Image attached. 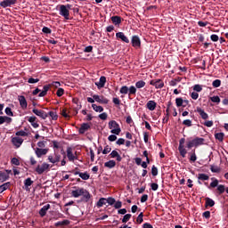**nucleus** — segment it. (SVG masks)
Returning a JSON list of instances; mask_svg holds the SVG:
<instances>
[{
	"instance_id": "f257e3e1",
	"label": "nucleus",
	"mask_w": 228,
	"mask_h": 228,
	"mask_svg": "<svg viewBox=\"0 0 228 228\" xmlns=\"http://www.w3.org/2000/svg\"><path fill=\"white\" fill-rule=\"evenodd\" d=\"M137 88L134 87V86H131L130 87H127L126 86H123L121 89H119V94H122L126 95L128 94V100H132L131 97L136 96Z\"/></svg>"
},
{
	"instance_id": "f03ea898",
	"label": "nucleus",
	"mask_w": 228,
	"mask_h": 228,
	"mask_svg": "<svg viewBox=\"0 0 228 228\" xmlns=\"http://www.w3.org/2000/svg\"><path fill=\"white\" fill-rule=\"evenodd\" d=\"M205 138H200V137H195L191 141H187L186 142V147L187 149L191 150L192 147H200L203 144H205Z\"/></svg>"
},
{
	"instance_id": "7ed1b4c3",
	"label": "nucleus",
	"mask_w": 228,
	"mask_h": 228,
	"mask_svg": "<svg viewBox=\"0 0 228 228\" xmlns=\"http://www.w3.org/2000/svg\"><path fill=\"white\" fill-rule=\"evenodd\" d=\"M70 4L64 5V4H60L59 5V14L61 15L66 20H69V9H70Z\"/></svg>"
},
{
	"instance_id": "20e7f679",
	"label": "nucleus",
	"mask_w": 228,
	"mask_h": 228,
	"mask_svg": "<svg viewBox=\"0 0 228 228\" xmlns=\"http://www.w3.org/2000/svg\"><path fill=\"white\" fill-rule=\"evenodd\" d=\"M70 173L74 175H79V178H82L84 181H88L90 179V175L87 172L80 173V169H78V167H75V169L70 171Z\"/></svg>"
},
{
	"instance_id": "39448f33",
	"label": "nucleus",
	"mask_w": 228,
	"mask_h": 228,
	"mask_svg": "<svg viewBox=\"0 0 228 228\" xmlns=\"http://www.w3.org/2000/svg\"><path fill=\"white\" fill-rule=\"evenodd\" d=\"M49 168L50 165L48 163H43L36 167L35 172L37 173L38 175H42L46 170H49Z\"/></svg>"
},
{
	"instance_id": "423d86ee",
	"label": "nucleus",
	"mask_w": 228,
	"mask_h": 228,
	"mask_svg": "<svg viewBox=\"0 0 228 228\" xmlns=\"http://www.w3.org/2000/svg\"><path fill=\"white\" fill-rule=\"evenodd\" d=\"M184 143H185V138H182L179 140L178 151H179L180 156H182L183 158H185L187 154V151L185 149Z\"/></svg>"
},
{
	"instance_id": "0eeeda50",
	"label": "nucleus",
	"mask_w": 228,
	"mask_h": 228,
	"mask_svg": "<svg viewBox=\"0 0 228 228\" xmlns=\"http://www.w3.org/2000/svg\"><path fill=\"white\" fill-rule=\"evenodd\" d=\"M131 44H132V47L141 48V45H142L141 38L137 35L132 36Z\"/></svg>"
},
{
	"instance_id": "6e6552de",
	"label": "nucleus",
	"mask_w": 228,
	"mask_h": 228,
	"mask_svg": "<svg viewBox=\"0 0 228 228\" xmlns=\"http://www.w3.org/2000/svg\"><path fill=\"white\" fill-rule=\"evenodd\" d=\"M61 154L60 153H54V157L53 155L48 156L47 159L48 162L52 164H56L61 162Z\"/></svg>"
},
{
	"instance_id": "1a4fd4ad",
	"label": "nucleus",
	"mask_w": 228,
	"mask_h": 228,
	"mask_svg": "<svg viewBox=\"0 0 228 228\" xmlns=\"http://www.w3.org/2000/svg\"><path fill=\"white\" fill-rule=\"evenodd\" d=\"M94 100H95L96 102H99L100 104H108L109 103V99L105 98L103 95L99 96L98 94H94L92 96Z\"/></svg>"
},
{
	"instance_id": "9d476101",
	"label": "nucleus",
	"mask_w": 228,
	"mask_h": 228,
	"mask_svg": "<svg viewBox=\"0 0 228 228\" xmlns=\"http://www.w3.org/2000/svg\"><path fill=\"white\" fill-rule=\"evenodd\" d=\"M17 0H3L0 3V6L4 9L8 8V7H12V5L16 4Z\"/></svg>"
},
{
	"instance_id": "9b49d317",
	"label": "nucleus",
	"mask_w": 228,
	"mask_h": 228,
	"mask_svg": "<svg viewBox=\"0 0 228 228\" xmlns=\"http://www.w3.org/2000/svg\"><path fill=\"white\" fill-rule=\"evenodd\" d=\"M150 85L155 86L156 89H161L163 86H165V84L161 79H152L150 82Z\"/></svg>"
},
{
	"instance_id": "f8f14e48",
	"label": "nucleus",
	"mask_w": 228,
	"mask_h": 228,
	"mask_svg": "<svg viewBox=\"0 0 228 228\" xmlns=\"http://www.w3.org/2000/svg\"><path fill=\"white\" fill-rule=\"evenodd\" d=\"M67 158L68 160H69L70 162H74L75 159H78L77 156V152H75V155L72 152V148H67Z\"/></svg>"
},
{
	"instance_id": "ddd939ff",
	"label": "nucleus",
	"mask_w": 228,
	"mask_h": 228,
	"mask_svg": "<svg viewBox=\"0 0 228 228\" xmlns=\"http://www.w3.org/2000/svg\"><path fill=\"white\" fill-rule=\"evenodd\" d=\"M86 190L85 188H77L75 191H71V196L77 199L78 197H81Z\"/></svg>"
},
{
	"instance_id": "4468645a",
	"label": "nucleus",
	"mask_w": 228,
	"mask_h": 228,
	"mask_svg": "<svg viewBox=\"0 0 228 228\" xmlns=\"http://www.w3.org/2000/svg\"><path fill=\"white\" fill-rule=\"evenodd\" d=\"M33 113L43 119L48 118V113H46L45 110H38L37 109H34Z\"/></svg>"
},
{
	"instance_id": "2eb2a0df",
	"label": "nucleus",
	"mask_w": 228,
	"mask_h": 228,
	"mask_svg": "<svg viewBox=\"0 0 228 228\" xmlns=\"http://www.w3.org/2000/svg\"><path fill=\"white\" fill-rule=\"evenodd\" d=\"M90 128H91V126L89 123H82V125H80L78 133H79V134H85V133L86 131H89Z\"/></svg>"
},
{
	"instance_id": "dca6fc26",
	"label": "nucleus",
	"mask_w": 228,
	"mask_h": 228,
	"mask_svg": "<svg viewBox=\"0 0 228 228\" xmlns=\"http://www.w3.org/2000/svg\"><path fill=\"white\" fill-rule=\"evenodd\" d=\"M23 142H24V139L20 137L12 138V143H13V146H15V148L17 149L20 148Z\"/></svg>"
},
{
	"instance_id": "f3484780",
	"label": "nucleus",
	"mask_w": 228,
	"mask_h": 228,
	"mask_svg": "<svg viewBox=\"0 0 228 228\" xmlns=\"http://www.w3.org/2000/svg\"><path fill=\"white\" fill-rule=\"evenodd\" d=\"M48 151L49 149L36 148L35 153L36 156L40 159L41 157L45 156Z\"/></svg>"
},
{
	"instance_id": "a211bd4d",
	"label": "nucleus",
	"mask_w": 228,
	"mask_h": 228,
	"mask_svg": "<svg viewBox=\"0 0 228 228\" xmlns=\"http://www.w3.org/2000/svg\"><path fill=\"white\" fill-rule=\"evenodd\" d=\"M105 84H106V77L105 76L100 77L99 82L94 83L95 86L98 87V89H102V88L105 87Z\"/></svg>"
},
{
	"instance_id": "6ab92c4d",
	"label": "nucleus",
	"mask_w": 228,
	"mask_h": 228,
	"mask_svg": "<svg viewBox=\"0 0 228 228\" xmlns=\"http://www.w3.org/2000/svg\"><path fill=\"white\" fill-rule=\"evenodd\" d=\"M116 38L122 40V42L126 43V44H129V38L126 37V36L125 35V33L123 32H118L116 33Z\"/></svg>"
},
{
	"instance_id": "aec40b11",
	"label": "nucleus",
	"mask_w": 228,
	"mask_h": 228,
	"mask_svg": "<svg viewBox=\"0 0 228 228\" xmlns=\"http://www.w3.org/2000/svg\"><path fill=\"white\" fill-rule=\"evenodd\" d=\"M20 106H21L22 110L28 109V101H26V98L24 95H20L18 97Z\"/></svg>"
},
{
	"instance_id": "412c9836",
	"label": "nucleus",
	"mask_w": 228,
	"mask_h": 228,
	"mask_svg": "<svg viewBox=\"0 0 228 228\" xmlns=\"http://www.w3.org/2000/svg\"><path fill=\"white\" fill-rule=\"evenodd\" d=\"M110 158L116 159V161H118V163H120L122 161V157L117 151H112L110 154Z\"/></svg>"
},
{
	"instance_id": "4be33fe9",
	"label": "nucleus",
	"mask_w": 228,
	"mask_h": 228,
	"mask_svg": "<svg viewBox=\"0 0 228 228\" xmlns=\"http://www.w3.org/2000/svg\"><path fill=\"white\" fill-rule=\"evenodd\" d=\"M196 112H198L200 118H202L204 120H207L208 118H209V116L208 115V113H206L205 110H202L200 107H198L196 109Z\"/></svg>"
},
{
	"instance_id": "5701e85b",
	"label": "nucleus",
	"mask_w": 228,
	"mask_h": 228,
	"mask_svg": "<svg viewBox=\"0 0 228 228\" xmlns=\"http://www.w3.org/2000/svg\"><path fill=\"white\" fill-rule=\"evenodd\" d=\"M36 121H37L36 116H31V117H29V118H28V122H29L31 124V126H33V128H38L40 126V125L37 123H35Z\"/></svg>"
},
{
	"instance_id": "b1692460",
	"label": "nucleus",
	"mask_w": 228,
	"mask_h": 228,
	"mask_svg": "<svg viewBox=\"0 0 228 228\" xmlns=\"http://www.w3.org/2000/svg\"><path fill=\"white\" fill-rule=\"evenodd\" d=\"M50 208H51L50 204H46L45 206H44L41 208V210H39V216H41V217H45L46 216V212H48Z\"/></svg>"
},
{
	"instance_id": "393cba45",
	"label": "nucleus",
	"mask_w": 228,
	"mask_h": 228,
	"mask_svg": "<svg viewBox=\"0 0 228 228\" xmlns=\"http://www.w3.org/2000/svg\"><path fill=\"white\" fill-rule=\"evenodd\" d=\"M110 20L114 25H120L122 23V18L120 16H111Z\"/></svg>"
},
{
	"instance_id": "a878e982",
	"label": "nucleus",
	"mask_w": 228,
	"mask_h": 228,
	"mask_svg": "<svg viewBox=\"0 0 228 228\" xmlns=\"http://www.w3.org/2000/svg\"><path fill=\"white\" fill-rule=\"evenodd\" d=\"M146 108L151 111H154V110L157 108V102H155L154 101H148Z\"/></svg>"
},
{
	"instance_id": "bb28decb",
	"label": "nucleus",
	"mask_w": 228,
	"mask_h": 228,
	"mask_svg": "<svg viewBox=\"0 0 228 228\" xmlns=\"http://www.w3.org/2000/svg\"><path fill=\"white\" fill-rule=\"evenodd\" d=\"M23 183L25 184V190L29 191V187L32 186L34 182L32 181V178H27V179H25Z\"/></svg>"
},
{
	"instance_id": "cd10ccee",
	"label": "nucleus",
	"mask_w": 228,
	"mask_h": 228,
	"mask_svg": "<svg viewBox=\"0 0 228 228\" xmlns=\"http://www.w3.org/2000/svg\"><path fill=\"white\" fill-rule=\"evenodd\" d=\"M215 206V201L211 198H205V208H213Z\"/></svg>"
},
{
	"instance_id": "c85d7f7f",
	"label": "nucleus",
	"mask_w": 228,
	"mask_h": 228,
	"mask_svg": "<svg viewBox=\"0 0 228 228\" xmlns=\"http://www.w3.org/2000/svg\"><path fill=\"white\" fill-rule=\"evenodd\" d=\"M12 186V183L6 182L5 183L0 185V194L4 191L8 190Z\"/></svg>"
},
{
	"instance_id": "c756f323",
	"label": "nucleus",
	"mask_w": 228,
	"mask_h": 228,
	"mask_svg": "<svg viewBox=\"0 0 228 228\" xmlns=\"http://www.w3.org/2000/svg\"><path fill=\"white\" fill-rule=\"evenodd\" d=\"M108 126L110 127V129L120 128V126L115 120H111L110 123H108Z\"/></svg>"
},
{
	"instance_id": "7c9ffc66",
	"label": "nucleus",
	"mask_w": 228,
	"mask_h": 228,
	"mask_svg": "<svg viewBox=\"0 0 228 228\" xmlns=\"http://www.w3.org/2000/svg\"><path fill=\"white\" fill-rule=\"evenodd\" d=\"M83 198H82V201L84 202H88L91 199V194L88 191H85L83 194H82Z\"/></svg>"
},
{
	"instance_id": "2f4dec72",
	"label": "nucleus",
	"mask_w": 228,
	"mask_h": 228,
	"mask_svg": "<svg viewBox=\"0 0 228 228\" xmlns=\"http://www.w3.org/2000/svg\"><path fill=\"white\" fill-rule=\"evenodd\" d=\"M184 100H183V98H175V105L176 107H186V104H183Z\"/></svg>"
},
{
	"instance_id": "473e14b6",
	"label": "nucleus",
	"mask_w": 228,
	"mask_h": 228,
	"mask_svg": "<svg viewBox=\"0 0 228 228\" xmlns=\"http://www.w3.org/2000/svg\"><path fill=\"white\" fill-rule=\"evenodd\" d=\"M70 221L68 219H64L63 221H60L58 223H55V226L60 227V226H65V225H69Z\"/></svg>"
},
{
	"instance_id": "72a5a7b5",
	"label": "nucleus",
	"mask_w": 228,
	"mask_h": 228,
	"mask_svg": "<svg viewBox=\"0 0 228 228\" xmlns=\"http://www.w3.org/2000/svg\"><path fill=\"white\" fill-rule=\"evenodd\" d=\"M107 203L106 198H100L99 201L96 202V207L102 208V206H105Z\"/></svg>"
},
{
	"instance_id": "f704fd0d",
	"label": "nucleus",
	"mask_w": 228,
	"mask_h": 228,
	"mask_svg": "<svg viewBox=\"0 0 228 228\" xmlns=\"http://www.w3.org/2000/svg\"><path fill=\"white\" fill-rule=\"evenodd\" d=\"M92 109H94V110L95 112H102L104 111V108L102 106H98L96 103H93L92 104Z\"/></svg>"
},
{
	"instance_id": "c9c22d12",
	"label": "nucleus",
	"mask_w": 228,
	"mask_h": 228,
	"mask_svg": "<svg viewBox=\"0 0 228 228\" xmlns=\"http://www.w3.org/2000/svg\"><path fill=\"white\" fill-rule=\"evenodd\" d=\"M115 166H117V163L115 162V160H110V161L105 163V167L106 168L111 169V168H114Z\"/></svg>"
},
{
	"instance_id": "e433bc0d",
	"label": "nucleus",
	"mask_w": 228,
	"mask_h": 228,
	"mask_svg": "<svg viewBox=\"0 0 228 228\" xmlns=\"http://www.w3.org/2000/svg\"><path fill=\"white\" fill-rule=\"evenodd\" d=\"M146 82L140 80L138 82H135V89H142V87H145Z\"/></svg>"
},
{
	"instance_id": "4c0bfd02",
	"label": "nucleus",
	"mask_w": 228,
	"mask_h": 228,
	"mask_svg": "<svg viewBox=\"0 0 228 228\" xmlns=\"http://www.w3.org/2000/svg\"><path fill=\"white\" fill-rule=\"evenodd\" d=\"M198 179H199V181H208L209 175H208L206 174H199Z\"/></svg>"
},
{
	"instance_id": "58836bf2",
	"label": "nucleus",
	"mask_w": 228,
	"mask_h": 228,
	"mask_svg": "<svg viewBox=\"0 0 228 228\" xmlns=\"http://www.w3.org/2000/svg\"><path fill=\"white\" fill-rule=\"evenodd\" d=\"M216 191L219 195H222L224 192H225V185H218V187L216 188Z\"/></svg>"
},
{
	"instance_id": "ea45409f",
	"label": "nucleus",
	"mask_w": 228,
	"mask_h": 228,
	"mask_svg": "<svg viewBox=\"0 0 228 228\" xmlns=\"http://www.w3.org/2000/svg\"><path fill=\"white\" fill-rule=\"evenodd\" d=\"M49 116H50V118H52V120L56 121V120L58 119V115H57V113L54 112V111H50V112H48V113H47V117H49Z\"/></svg>"
},
{
	"instance_id": "a19ab883",
	"label": "nucleus",
	"mask_w": 228,
	"mask_h": 228,
	"mask_svg": "<svg viewBox=\"0 0 228 228\" xmlns=\"http://www.w3.org/2000/svg\"><path fill=\"white\" fill-rule=\"evenodd\" d=\"M224 136V133H216V134H215L216 140H217V141H219V142H223Z\"/></svg>"
},
{
	"instance_id": "79ce46f5",
	"label": "nucleus",
	"mask_w": 228,
	"mask_h": 228,
	"mask_svg": "<svg viewBox=\"0 0 228 228\" xmlns=\"http://www.w3.org/2000/svg\"><path fill=\"white\" fill-rule=\"evenodd\" d=\"M15 135L21 136V137H28V134L23 130H20L19 132L15 133Z\"/></svg>"
},
{
	"instance_id": "37998d69",
	"label": "nucleus",
	"mask_w": 228,
	"mask_h": 228,
	"mask_svg": "<svg viewBox=\"0 0 228 228\" xmlns=\"http://www.w3.org/2000/svg\"><path fill=\"white\" fill-rule=\"evenodd\" d=\"M210 170L212 173L218 174L221 172V168L218 167V166H210Z\"/></svg>"
},
{
	"instance_id": "c03bdc74",
	"label": "nucleus",
	"mask_w": 228,
	"mask_h": 228,
	"mask_svg": "<svg viewBox=\"0 0 228 228\" xmlns=\"http://www.w3.org/2000/svg\"><path fill=\"white\" fill-rule=\"evenodd\" d=\"M222 85V82L220 79H216L214 82H212V86L215 88L220 87Z\"/></svg>"
},
{
	"instance_id": "a18cd8bd",
	"label": "nucleus",
	"mask_w": 228,
	"mask_h": 228,
	"mask_svg": "<svg viewBox=\"0 0 228 228\" xmlns=\"http://www.w3.org/2000/svg\"><path fill=\"white\" fill-rule=\"evenodd\" d=\"M9 175L6 173H0V181L4 182L8 180Z\"/></svg>"
},
{
	"instance_id": "49530a36",
	"label": "nucleus",
	"mask_w": 228,
	"mask_h": 228,
	"mask_svg": "<svg viewBox=\"0 0 228 228\" xmlns=\"http://www.w3.org/2000/svg\"><path fill=\"white\" fill-rule=\"evenodd\" d=\"M159 174L158 167L156 166L151 167V175L152 176H157Z\"/></svg>"
},
{
	"instance_id": "de8ad7c7",
	"label": "nucleus",
	"mask_w": 228,
	"mask_h": 228,
	"mask_svg": "<svg viewBox=\"0 0 228 228\" xmlns=\"http://www.w3.org/2000/svg\"><path fill=\"white\" fill-rule=\"evenodd\" d=\"M39 81H40L39 78H33V77L28 78V84H30V85L37 84Z\"/></svg>"
},
{
	"instance_id": "09e8293b",
	"label": "nucleus",
	"mask_w": 228,
	"mask_h": 228,
	"mask_svg": "<svg viewBox=\"0 0 228 228\" xmlns=\"http://www.w3.org/2000/svg\"><path fill=\"white\" fill-rule=\"evenodd\" d=\"M192 163H195L197 161V154L195 153V150L192 151V153L191 155V158L189 159Z\"/></svg>"
},
{
	"instance_id": "8fccbe9b",
	"label": "nucleus",
	"mask_w": 228,
	"mask_h": 228,
	"mask_svg": "<svg viewBox=\"0 0 228 228\" xmlns=\"http://www.w3.org/2000/svg\"><path fill=\"white\" fill-rule=\"evenodd\" d=\"M192 90H194L196 93H200L202 91V86L200 85H195L192 86Z\"/></svg>"
},
{
	"instance_id": "3c124183",
	"label": "nucleus",
	"mask_w": 228,
	"mask_h": 228,
	"mask_svg": "<svg viewBox=\"0 0 228 228\" xmlns=\"http://www.w3.org/2000/svg\"><path fill=\"white\" fill-rule=\"evenodd\" d=\"M218 183H219L218 180L215 178L214 182L210 183V187L208 188H216L219 186Z\"/></svg>"
},
{
	"instance_id": "603ef678",
	"label": "nucleus",
	"mask_w": 228,
	"mask_h": 228,
	"mask_svg": "<svg viewBox=\"0 0 228 228\" xmlns=\"http://www.w3.org/2000/svg\"><path fill=\"white\" fill-rule=\"evenodd\" d=\"M110 133H111L112 134L118 135V134H120V133H121V128H112V129L110 130Z\"/></svg>"
},
{
	"instance_id": "864d4df0",
	"label": "nucleus",
	"mask_w": 228,
	"mask_h": 228,
	"mask_svg": "<svg viewBox=\"0 0 228 228\" xmlns=\"http://www.w3.org/2000/svg\"><path fill=\"white\" fill-rule=\"evenodd\" d=\"M143 214L140 213L138 217H136V223H138L139 224H141L143 222Z\"/></svg>"
},
{
	"instance_id": "5fc2aeb1",
	"label": "nucleus",
	"mask_w": 228,
	"mask_h": 228,
	"mask_svg": "<svg viewBox=\"0 0 228 228\" xmlns=\"http://www.w3.org/2000/svg\"><path fill=\"white\" fill-rule=\"evenodd\" d=\"M131 216H132L131 214H126V216H124L122 219V223L126 224V222H129Z\"/></svg>"
},
{
	"instance_id": "6e6d98bb",
	"label": "nucleus",
	"mask_w": 228,
	"mask_h": 228,
	"mask_svg": "<svg viewBox=\"0 0 228 228\" xmlns=\"http://www.w3.org/2000/svg\"><path fill=\"white\" fill-rule=\"evenodd\" d=\"M106 202L108 204H110V206H113L114 204H116L117 202L115 201L114 198H108L106 199Z\"/></svg>"
},
{
	"instance_id": "4d7b16f0",
	"label": "nucleus",
	"mask_w": 228,
	"mask_h": 228,
	"mask_svg": "<svg viewBox=\"0 0 228 228\" xmlns=\"http://www.w3.org/2000/svg\"><path fill=\"white\" fill-rule=\"evenodd\" d=\"M173 106V102H171V101H169L167 102V110H166V114L167 116L170 115V108Z\"/></svg>"
},
{
	"instance_id": "13d9d810",
	"label": "nucleus",
	"mask_w": 228,
	"mask_h": 228,
	"mask_svg": "<svg viewBox=\"0 0 228 228\" xmlns=\"http://www.w3.org/2000/svg\"><path fill=\"white\" fill-rule=\"evenodd\" d=\"M42 32L45 35H51L52 30L48 27H44L42 28Z\"/></svg>"
},
{
	"instance_id": "bf43d9fd",
	"label": "nucleus",
	"mask_w": 228,
	"mask_h": 228,
	"mask_svg": "<svg viewBox=\"0 0 228 228\" xmlns=\"http://www.w3.org/2000/svg\"><path fill=\"white\" fill-rule=\"evenodd\" d=\"M111 151V148L109 145H106V147L102 151V154L106 155Z\"/></svg>"
},
{
	"instance_id": "052dcab7",
	"label": "nucleus",
	"mask_w": 228,
	"mask_h": 228,
	"mask_svg": "<svg viewBox=\"0 0 228 228\" xmlns=\"http://www.w3.org/2000/svg\"><path fill=\"white\" fill-rule=\"evenodd\" d=\"M5 114L8 115V116L13 117V113H12V108L6 107L5 108Z\"/></svg>"
},
{
	"instance_id": "680f3d73",
	"label": "nucleus",
	"mask_w": 228,
	"mask_h": 228,
	"mask_svg": "<svg viewBox=\"0 0 228 228\" xmlns=\"http://www.w3.org/2000/svg\"><path fill=\"white\" fill-rule=\"evenodd\" d=\"M210 100L212 102H216V103L221 102V98H219L218 96L211 97Z\"/></svg>"
},
{
	"instance_id": "e2e57ef3",
	"label": "nucleus",
	"mask_w": 228,
	"mask_h": 228,
	"mask_svg": "<svg viewBox=\"0 0 228 228\" xmlns=\"http://www.w3.org/2000/svg\"><path fill=\"white\" fill-rule=\"evenodd\" d=\"M64 94H65V91L63 88H58V91H57L58 97H61L62 95H64Z\"/></svg>"
},
{
	"instance_id": "0e129e2a",
	"label": "nucleus",
	"mask_w": 228,
	"mask_h": 228,
	"mask_svg": "<svg viewBox=\"0 0 228 228\" xmlns=\"http://www.w3.org/2000/svg\"><path fill=\"white\" fill-rule=\"evenodd\" d=\"M183 125L186 126L187 127H191V119H184L183 121Z\"/></svg>"
},
{
	"instance_id": "69168bd1",
	"label": "nucleus",
	"mask_w": 228,
	"mask_h": 228,
	"mask_svg": "<svg viewBox=\"0 0 228 228\" xmlns=\"http://www.w3.org/2000/svg\"><path fill=\"white\" fill-rule=\"evenodd\" d=\"M11 163L13 164L14 166H20V162L19 161V159L17 158L12 159Z\"/></svg>"
},
{
	"instance_id": "338daca9",
	"label": "nucleus",
	"mask_w": 228,
	"mask_h": 228,
	"mask_svg": "<svg viewBox=\"0 0 228 228\" xmlns=\"http://www.w3.org/2000/svg\"><path fill=\"white\" fill-rule=\"evenodd\" d=\"M61 115L64 118H70V116L67 113V110L63 109L61 111Z\"/></svg>"
},
{
	"instance_id": "774afa93",
	"label": "nucleus",
	"mask_w": 228,
	"mask_h": 228,
	"mask_svg": "<svg viewBox=\"0 0 228 228\" xmlns=\"http://www.w3.org/2000/svg\"><path fill=\"white\" fill-rule=\"evenodd\" d=\"M210 39L212 42H218L219 37L217 35H211Z\"/></svg>"
}]
</instances>
